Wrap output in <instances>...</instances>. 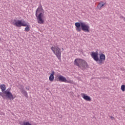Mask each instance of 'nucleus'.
<instances>
[{"label": "nucleus", "instance_id": "18", "mask_svg": "<svg viewBox=\"0 0 125 125\" xmlns=\"http://www.w3.org/2000/svg\"><path fill=\"white\" fill-rule=\"evenodd\" d=\"M121 70H122V71H125V68H121Z\"/></svg>", "mask_w": 125, "mask_h": 125}, {"label": "nucleus", "instance_id": "1", "mask_svg": "<svg viewBox=\"0 0 125 125\" xmlns=\"http://www.w3.org/2000/svg\"><path fill=\"white\" fill-rule=\"evenodd\" d=\"M0 88L2 92H0V96L2 97L3 99H8L9 100H13L15 97L13 96L12 93L10 92L11 88L6 89V86L5 84H2L0 85Z\"/></svg>", "mask_w": 125, "mask_h": 125}, {"label": "nucleus", "instance_id": "2", "mask_svg": "<svg viewBox=\"0 0 125 125\" xmlns=\"http://www.w3.org/2000/svg\"><path fill=\"white\" fill-rule=\"evenodd\" d=\"M91 56L93 59L96 62H98L99 65H102L104 63V61L106 59V56L104 54H101L100 55V59L98 58V52H91Z\"/></svg>", "mask_w": 125, "mask_h": 125}, {"label": "nucleus", "instance_id": "10", "mask_svg": "<svg viewBox=\"0 0 125 125\" xmlns=\"http://www.w3.org/2000/svg\"><path fill=\"white\" fill-rule=\"evenodd\" d=\"M54 75H55V72L53 71H52V74H51L49 77L50 82H53V81H54Z\"/></svg>", "mask_w": 125, "mask_h": 125}, {"label": "nucleus", "instance_id": "3", "mask_svg": "<svg viewBox=\"0 0 125 125\" xmlns=\"http://www.w3.org/2000/svg\"><path fill=\"white\" fill-rule=\"evenodd\" d=\"M35 15L38 24H43L44 23V20L43 19L44 12L43 11V9H42V6H40L37 8Z\"/></svg>", "mask_w": 125, "mask_h": 125}, {"label": "nucleus", "instance_id": "12", "mask_svg": "<svg viewBox=\"0 0 125 125\" xmlns=\"http://www.w3.org/2000/svg\"><path fill=\"white\" fill-rule=\"evenodd\" d=\"M24 25H23V27H26L25 28V32H29V31H30V25H28L27 22H25Z\"/></svg>", "mask_w": 125, "mask_h": 125}, {"label": "nucleus", "instance_id": "7", "mask_svg": "<svg viewBox=\"0 0 125 125\" xmlns=\"http://www.w3.org/2000/svg\"><path fill=\"white\" fill-rule=\"evenodd\" d=\"M56 78H57V79L58 80L59 82H62V83H73V81L72 80H67V79L65 78V77L60 75H57Z\"/></svg>", "mask_w": 125, "mask_h": 125}, {"label": "nucleus", "instance_id": "15", "mask_svg": "<svg viewBox=\"0 0 125 125\" xmlns=\"http://www.w3.org/2000/svg\"><path fill=\"white\" fill-rule=\"evenodd\" d=\"M25 88H26V90H30V89L27 87H26Z\"/></svg>", "mask_w": 125, "mask_h": 125}, {"label": "nucleus", "instance_id": "8", "mask_svg": "<svg viewBox=\"0 0 125 125\" xmlns=\"http://www.w3.org/2000/svg\"><path fill=\"white\" fill-rule=\"evenodd\" d=\"M26 22L25 21H22V20H15L13 22V25L14 26H16V27H18V28L20 27H23V26H26L25 24Z\"/></svg>", "mask_w": 125, "mask_h": 125}, {"label": "nucleus", "instance_id": "17", "mask_svg": "<svg viewBox=\"0 0 125 125\" xmlns=\"http://www.w3.org/2000/svg\"><path fill=\"white\" fill-rule=\"evenodd\" d=\"M122 18H123V19H124V21H125V17H122Z\"/></svg>", "mask_w": 125, "mask_h": 125}, {"label": "nucleus", "instance_id": "9", "mask_svg": "<svg viewBox=\"0 0 125 125\" xmlns=\"http://www.w3.org/2000/svg\"><path fill=\"white\" fill-rule=\"evenodd\" d=\"M82 97L83 98L84 100L86 101H88L89 102H91V98L87 95H86L84 93L81 94Z\"/></svg>", "mask_w": 125, "mask_h": 125}, {"label": "nucleus", "instance_id": "6", "mask_svg": "<svg viewBox=\"0 0 125 125\" xmlns=\"http://www.w3.org/2000/svg\"><path fill=\"white\" fill-rule=\"evenodd\" d=\"M51 49L54 54L56 55V57H57L59 60H61V54L62 52L61 51V48H59V47L56 46H52L51 47Z\"/></svg>", "mask_w": 125, "mask_h": 125}, {"label": "nucleus", "instance_id": "11", "mask_svg": "<svg viewBox=\"0 0 125 125\" xmlns=\"http://www.w3.org/2000/svg\"><path fill=\"white\" fill-rule=\"evenodd\" d=\"M104 5L105 3H104L103 1H101L100 3H99L98 5L97 6V8L100 10Z\"/></svg>", "mask_w": 125, "mask_h": 125}, {"label": "nucleus", "instance_id": "13", "mask_svg": "<svg viewBox=\"0 0 125 125\" xmlns=\"http://www.w3.org/2000/svg\"><path fill=\"white\" fill-rule=\"evenodd\" d=\"M21 125H32L29 122H23Z\"/></svg>", "mask_w": 125, "mask_h": 125}, {"label": "nucleus", "instance_id": "19", "mask_svg": "<svg viewBox=\"0 0 125 125\" xmlns=\"http://www.w3.org/2000/svg\"><path fill=\"white\" fill-rule=\"evenodd\" d=\"M1 39H0V40Z\"/></svg>", "mask_w": 125, "mask_h": 125}, {"label": "nucleus", "instance_id": "4", "mask_svg": "<svg viewBox=\"0 0 125 125\" xmlns=\"http://www.w3.org/2000/svg\"><path fill=\"white\" fill-rule=\"evenodd\" d=\"M75 25L77 32H81L82 30L83 32H86L87 33L89 32V25L86 24L84 22H76Z\"/></svg>", "mask_w": 125, "mask_h": 125}, {"label": "nucleus", "instance_id": "16", "mask_svg": "<svg viewBox=\"0 0 125 125\" xmlns=\"http://www.w3.org/2000/svg\"><path fill=\"white\" fill-rule=\"evenodd\" d=\"M111 119H112V120H114V119H115L113 117L111 116L110 117Z\"/></svg>", "mask_w": 125, "mask_h": 125}, {"label": "nucleus", "instance_id": "14", "mask_svg": "<svg viewBox=\"0 0 125 125\" xmlns=\"http://www.w3.org/2000/svg\"><path fill=\"white\" fill-rule=\"evenodd\" d=\"M121 90L124 92L125 91V85H121Z\"/></svg>", "mask_w": 125, "mask_h": 125}, {"label": "nucleus", "instance_id": "5", "mask_svg": "<svg viewBox=\"0 0 125 125\" xmlns=\"http://www.w3.org/2000/svg\"><path fill=\"white\" fill-rule=\"evenodd\" d=\"M74 63L75 66H77V67L81 68L82 70H83L85 69V68H87V67H88V64H87L86 61L82 59H76L74 60Z\"/></svg>", "mask_w": 125, "mask_h": 125}]
</instances>
